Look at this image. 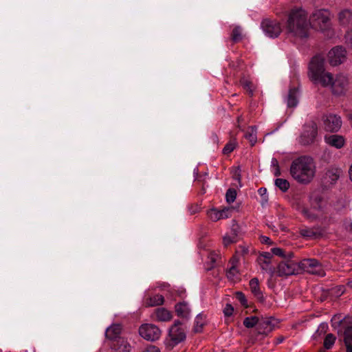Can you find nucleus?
<instances>
[{"mask_svg":"<svg viewBox=\"0 0 352 352\" xmlns=\"http://www.w3.org/2000/svg\"><path fill=\"white\" fill-rule=\"evenodd\" d=\"M286 30L294 37L300 39L308 38L310 22L306 12L301 8L292 10L288 15Z\"/></svg>","mask_w":352,"mask_h":352,"instance_id":"f257e3e1","label":"nucleus"},{"mask_svg":"<svg viewBox=\"0 0 352 352\" xmlns=\"http://www.w3.org/2000/svg\"><path fill=\"white\" fill-rule=\"evenodd\" d=\"M316 166L314 160L309 156L295 159L290 166V174L298 182L307 184L314 179Z\"/></svg>","mask_w":352,"mask_h":352,"instance_id":"f03ea898","label":"nucleus"},{"mask_svg":"<svg viewBox=\"0 0 352 352\" xmlns=\"http://www.w3.org/2000/svg\"><path fill=\"white\" fill-rule=\"evenodd\" d=\"M181 324L182 323L179 320H176L170 328L168 332L170 339L165 341L167 347L173 349L175 346L186 340L185 330L181 327Z\"/></svg>","mask_w":352,"mask_h":352,"instance_id":"7ed1b4c3","label":"nucleus"},{"mask_svg":"<svg viewBox=\"0 0 352 352\" xmlns=\"http://www.w3.org/2000/svg\"><path fill=\"white\" fill-rule=\"evenodd\" d=\"M292 257H287L280 262L277 267V273L279 276H288L300 273V262L292 260Z\"/></svg>","mask_w":352,"mask_h":352,"instance_id":"20e7f679","label":"nucleus"},{"mask_svg":"<svg viewBox=\"0 0 352 352\" xmlns=\"http://www.w3.org/2000/svg\"><path fill=\"white\" fill-rule=\"evenodd\" d=\"M318 134L317 124L311 121L304 125L303 131L301 133L299 142L303 146L310 145L314 143Z\"/></svg>","mask_w":352,"mask_h":352,"instance_id":"39448f33","label":"nucleus"},{"mask_svg":"<svg viewBox=\"0 0 352 352\" xmlns=\"http://www.w3.org/2000/svg\"><path fill=\"white\" fill-rule=\"evenodd\" d=\"M330 18L329 12L327 10H319L314 12L310 16L309 21L313 27L324 30L329 26Z\"/></svg>","mask_w":352,"mask_h":352,"instance_id":"423d86ee","label":"nucleus"},{"mask_svg":"<svg viewBox=\"0 0 352 352\" xmlns=\"http://www.w3.org/2000/svg\"><path fill=\"white\" fill-rule=\"evenodd\" d=\"M300 272L305 271L309 274L324 276V270L321 263L315 258H305L300 261Z\"/></svg>","mask_w":352,"mask_h":352,"instance_id":"0eeeda50","label":"nucleus"},{"mask_svg":"<svg viewBox=\"0 0 352 352\" xmlns=\"http://www.w3.org/2000/svg\"><path fill=\"white\" fill-rule=\"evenodd\" d=\"M139 334L144 340L154 342L160 338L162 331L156 325L146 323L139 327Z\"/></svg>","mask_w":352,"mask_h":352,"instance_id":"6e6552de","label":"nucleus"},{"mask_svg":"<svg viewBox=\"0 0 352 352\" xmlns=\"http://www.w3.org/2000/svg\"><path fill=\"white\" fill-rule=\"evenodd\" d=\"M349 85V78L346 76L342 74H338L332 81V94L337 96H344L348 90Z\"/></svg>","mask_w":352,"mask_h":352,"instance_id":"1a4fd4ad","label":"nucleus"},{"mask_svg":"<svg viewBox=\"0 0 352 352\" xmlns=\"http://www.w3.org/2000/svg\"><path fill=\"white\" fill-rule=\"evenodd\" d=\"M309 69L312 80L316 81L325 71L324 58L320 55L314 56L310 61Z\"/></svg>","mask_w":352,"mask_h":352,"instance_id":"9d476101","label":"nucleus"},{"mask_svg":"<svg viewBox=\"0 0 352 352\" xmlns=\"http://www.w3.org/2000/svg\"><path fill=\"white\" fill-rule=\"evenodd\" d=\"M322 121L324 128L327 131L335 133L338 131L342 126L341 117L336 114L323 116Z\"/></svg>","mask_w":352,"mask_h":352,"instance_id":"9b49d317","label":"nucleus"},{"mask_svg":"<svg viewBox=\"0 0 352 352\" xmlns=\"http://www.w3.org/2000/svg\"><path fill=\"white\" fill-rule=\"evenodd\" d=\"M277 323V320L274 317L261 316L257 326V334L267 336L273 331Z\"/></svg>","mask_w":352,"mask_h":352,"instance_id":"f8f14e48","label":"nucleus"},{"mask_svg":"<svg viewBox=\"0 0 352 352\" xmlns=\"http://www.w3.org/2000/svg\"><path fill=\"white\" fill-rule=\"evenodd\" d=\"M328 57L329 63L333 66H337L345 61L346 52L343 47L336 46L329 52Z\"/></svg>","mask_w":352,"mask_h":352,"instance_id":"ddd939ff","label":"nucleus"},{"mask_svg":"<svg viewBox=\"0 0 352 352\" xmlns=\"http://www.w3.org/2000/svg\"><path fill=\"white\" fill-rule=\"evenodd\" d=\"M261 27L265 34L272 38L277 37L282 31L280 24L278 21L269 19L262 21Z\"/></svg>","mask_w":352,"mask_h":352,"instance_id":"4468645a","label":"nucleus"},{"mask_svg":"<svg viewBox=\"0 0 352 352\" xmlns=\"http://www.w3.org/2000/svg\"><path fill=\"white\" fill-rule=\"evenodd\" d=\"M300 234L307 239H318L324 234V230L320 227L302 228L299 230Z\"/></svg>","mask_w":352,"mask_h":352,"instance_id":"2eb2a0df","label":"nucleus"},{"mask_svg":"<svg viewBox=\"0 0 352 352\" xmlns=\"http://www.w3.org/2000/svg\"><path fill=\"white\" fill-rule=\"evenodd\" d=\"M272 258V255L270 252H262L258 257V262L263 270L273 274L274 268L270 266Z\"/></svg>","mask_w":352,"mask_h":352,"instance_id":"dca6fc26","label":"nucleus"},{"mask_svg":"<svg viewBox=\"0 0 352 352\" xmlns=\"http://www.w3.org/2000/svg\"><path fill=\"white\" fill-rule=\"evenodd\" d=\"M122 331V326L119 324H113L108 327L105 332V336L107 339L116 341L121 338L120 335Z\"/></svg>","mask_w":352,"mask_h":352,"instance_id":"f3484780","label":"nucleus"},{"mask_svg":"<svg viewBox=\"0 0 352 352\" xmlns=\"http://www.w3.org/2000/svg\"><path fill=\"white\" fill-rule=\"evenodd\" d=\"M325 142L330 146L336 148H341L344 145L343 136L339 135H325Z\"/></svg>","mask_w":352,"mask_h":352,"instance_id":"a211bd4d","label":"nucleus"},{"mask_svg":"<svg viewBox=\"0 0 352 352\" xmlns=\"http://www.w3.org/2000/svg\"><path fill=\"white\" fill-rule=\"evenodd\" d=\"M250 287L254 296L260 301L263 302L265 298L259 287V281L257 278H253L250 280Z\"/></svg>","mask_w":352,"mask_h":352,"instance_id":"6ab92c4d","label":"nucleus"},{"mask_svg":"<svg viewBox=\"0 0 352 352\" xmlns=\"http://www.w3.org/2000/svg\"><path fill=\"white\" fill-rule=\"evenodd\" d=\"M338 17L340 25H347L352 20V12L349 9L342 10L338 13Z\"/></svg>","mask_w":352,"mask_h":352,"instance_id":"aec40b11","label":"nucleus"},{"mask_svg":"<svg viewBox=\"0 0 352 352\" xmlns=\"http://www.w3.org/2000/svg\"><path fill=\"white\" fill-rule=\"evenodd\" d=\"M113 352H130L131 346L124 338H119L117 343L113 344Z\"/></svg>","mask_w":352,"mask_h":352,"instance_id":"412c9836","label":"nucleus"},{"mask_svg":"<svg viewBox=\"0 0 352 352\" xmlns=\"http://www.w3.org/2000/svg\"><path fill=\"white\" fill-rule=\"evenodd\" d=\"M155 313L158 321L166 322L172 318L171 313L163 307L156 309Z\"/></svg>","mask_w":352,"mask_h":352,"instance_id":"4be33fe9","label":"nucleus"},{"mask_svg":"<svg viewBox=\"0 0 352 352\" xmlns=\"http://www.w3.org/2000/svg\"><path fill=\"white\" fill-rule=\"evenodd\" d=\"M342 171L339 168H330L325 173V178L331 184L335 183L342 175Z\"/></svg>","mask_w":352,"mask_h":352,"instance_id":"5701e85b","label":"nucleus"},{"mask_svg":"<svg viewBox=\"0 0 352 352\" xmlns=\"http://www.w3.org/2000/svg\"><path fill=\"white\" fill-rule=\"evenodd\" d=\"M298 89L296 87L290 88L287 96V106L289 107H294L298 104Z\"/></svg>","mask_w":352,"mask_h":352,"instance_id":"b1692460","label":"nucleus"},{"mask_svg":"<svg viewBox=\"0 0 352 352\" xmlns=\"http://www.w3.org/2000/svg\"><path fill=\"white\" fill-rule=\"evenodd\" d=\"M175 308V312L179 317L186 318L188 317L190 313V309L188 307V304L184 302L176 304Z\"/></svg>","mask_w":352,"mask_h":352,"instance_id":"393cba45","label":"nucleus"},{"mask_svg":"<svg viewBox=\"0 0 352 352\" xmlns=\"http://www.w3.org/2000/svg\"><path fill=\"white\" fill-rule=\"evenodd\" d=\"M206 316L199 314L197 316L195 321V326L193 331L195 333H201L203 331L204 327L206 325Z\"/></svg>","mask_w":352,"mask_h":352,"instance_id":"a878e982","label":"nucleus"},{"mask_svg":"<svg viewBox=\"0 0 352 352\" xmlns=\"http://www.w3.org/2000/svg\"><path fill=\"white\" fill-rule=\"evenodd\" d=\"M164 298L162 295L156 294L152 297L146 299V305L148 307H155L162 305L164 303Z\"/></svg>","mask_w":352,"mask_h":352,"instance_id":"bb28decb","label":"nucleus"},{"mask_svg":"<svg viewBox=\"0 0 352 352\" xmlns=\"http://www.w3.org/2000/svg\"><path fill=\"white\" fill-rule=\"evenodd\" d=\"M333 76L329 72H324L320 77L317 78L316 82H319L323 87L331 86Z\"/></svg>","mask_w":352,"mask_h":352,"instance_id":"cd10ccee","label":"nucleus"},{"mask_svg":"<svg viewBox=\"0 0 352 352\" xmlns=\"http://www.w3.org/2000/svg\"><path fill=\"white\" fill-rule=\"evenodd\" d=\"M227 278L232 281H236L239 280V273L235 265H231L229 270L226 272Z\"/></svg>","mask_w":352,"mask_h":352,"instance_id":"c85d7f7f","label":"nucleus"},{"mask_svg":"<svg viewBox=\"0 0 352 352\" xmlns=\"http://www.w3.org/2000/svg\"><path fill=\"white\" fill-rule=\"evenodd\" d=\"M272 255L278 256L283 259L287 258V257H293L294 253L292 252H288L286 253L283 249L279 248H274L271 250Z\"/></svg>","mask_w":352,"mask_h":352,"instance_id":"c756f323","label":"nucleus"},{"mask_svg":"<svg viewBox=\"0 0 352 352\" xmlns=\"http://www.w3.org/2000/svg\"><path fill=\"white\" fill-rule=\"evenodd\" d=\"M259 319L260 318L258 316L247 317L244 319L243 323L246 328H252L256 324L258 325Z\"/></svg>","mask_w":352,"mask_h":352,"instance_id":"7c9ffc66","label":"nucleus"},{"mask_svg":"<svg viewBox=\"0 0 352 352\" xmlns=\"http://www.w3.org/2000/svg\"><path fill=\"white\" fill-rule=\"evenodd\" d=\"M336 336L332 333H328L324 340L323 345L326 349H330L335 343Z\"/></svg>","mask_w":352,"mask_h":352,"instance_id":"2f4dec72","label":"nucleus"},{"mask_svg":"<svg viewBox=\"0 0 352 352\" xmlns=\"http://www.w3.org/2000/svg\"><path fill=\"white\" fill-rule=\"evenodd\" d=\"M275 185L283 192H286L289 188V183L287 179L278 178L275 180Z\"/></svg>","mask_w":352,"mask_h":352,"instance_id":"473e14b6","label":"nucleus"},{"mask_svg":"<svg viewBox=\"0 0 352 352\" xmlns=\"http://www.w3.org/2000/svg\"><path fill=\"white\" fill-rule=\"evenodd\" d=\"M231 39L234 43H238L242 39L241 29L240 27H235L232 32Z\"/></svg>","mask_w":352,"mask_h":352,"instance_id":"72a5a7b5","label":"nucleus"},{"mask_svg":"<svg viewBox=\"0 0 352 352\" xmlns=\"http://www.w3.org/2000/svg\"><path fill=\"white\" fill-rule=\"evenodd\" d=\"M344 341L345 344H352V327H348L344 330Z\"/></svg>","mask_w":352,"mask_h":352,"instance_id":"f704fd0d","label":"nucleus"},{"mask_svg":"<svg viewBox=\"0 0 352 352\" xmlns=\"http://www.w3.org/2000/svg\"><path fill=\"white\" fill-rule=\"evenodd\" d=\"M226 201L229 204L234 201L236 197V191L234 188H229L226 195Z\"/></svg>","mask_w":352,"mask_h":352,"instance_id":"c9c22d12","label":"nucleus"},{"mask_svg":"<svg viewBox=\"0 0 352 352\" xmlns=\"http://www.w3.org/2000/svg\"><path fill=\"white\" fill-rule=\"evenodd\" d=\"M208 215L210 217V218L214 221H218L221 219H222V213H221V210H217L216 209H212L209 212H208Z\"/></svg>","mask_w":352,"mask_h":352,"instance_id":"e433bc0d","label":"nucleus"},{"mask_svg":"<svg viewBox=\"0 0 352 352\" xmlns=\"http://www.w3.org/2000/svg\"><path fill=\"white\" fill-rule=\"evenodd\" d=\"M236 144L234 141H230L224 146V148L223 149V153L224 155L230 154L231 152H232L234 151V149L236 147Z\"/></svg>","mask_w":352,"mask_h":352,"instance_id":"4c0bfd02","label":"nucleus"},{"mask_svg":"<svg viewBox=\"0 0 352 352\" xmlns=\"http://www.w3.org/2000/svg\"><path fill=\"white\" fill-rule=\"evenodd\" d=\"M240 83L241 85H242V87H243V89H245L247 91L249 92V94L250 96H252L253 95V91L251 89L252 87V82L246 79H245L244 78H241L240 80Z\"/></svg>","mask_w":352,"mask_h":352,"instance_id":"58836bf2","label":"nucleus"},{"mask_svg":"<svg viewBox=\"0 0 352 352\" xmlns=\"http://www.w3.org/2000/svg\"><path fill=\"white\" fill-rule=\"evenodd\" d=\"M236 298L239 300V301L241 303L243 306L245 307H248L247 305V299L244 295V294L241 292H236L235 294Z\"/></svg>","mask_w":352,"mask_h":352,"instance_id":"ea45409f","label":"nucleus"},{"mask_svg":"<svg viewBox=\"0 0 352 352\" xmlns=\"http://www.w3.org/2000/svg\"><path fill=\"white\" fill-rule=\"evenodd\" d=\"M344 40L346 45L352 48V28L346 32Z\"/></svg>","mask_w":352,"mask_h":352,"instance_id":"a19ab883","label":"nucleus"},{"mask_svg":"<svg viewBox=\"0 0 352 352\" xmlns=\"http://www.w3.org/2000/svg\"><path fill=\"white\" fill-rule=\"evenodd\" d=\"M245 138L249 140L250 145L252 146L256 142V134L253 133L247 132L245 134Z\"/></svg>","mask_w":352,"mask_h":352,"instance_id":"79ce46f5","label":"nucleus"},{"mask_svg":"<svg viewBox=\"0 0 352 352\" xmlns=\"http://www.w3.org/2000/svg\"><path fill=\"white\" fill-rule=\"evenodd\" d=\"M237 241V239L235 238L234 236H226L223 239V242L225 246H228L231 243H236Z\"/></svg>","mask_w":352,"mask_h":352,"instance_id":"37998d69","label":"nucleus"},{"mask_svg":"<svg viewBox=\"0 0 352 352\" xmlns=\"http://www.w3.org/2000/svg\"><path fill=\"white\" fill-rule=\"evenodd\" d=\"M234 308L230 304H227L223 309L224 315L227 317L231 316L233 314Z\"/></svg>","mask_w":352,"mask_h":352,"instance_id":"c03bdc74","label":"nucleus"},{"mask_svg":"<svg viewBox=\"0 0 352 352\" xmlns=\"http://www.w3.org/2000/svg\"><path fill=\"white\" fill-rule=\"evenodd\" d=\"M239 229V226L237 223H233L231 228V235L234 236L237 239Z\"/></svg>","mask_w":352,"mask_h":352,"instance_id":"a18cd8bd","label":"nucleus"},{"mask_svg":"<svg viewBox=\"0 0 352 352\" xmlns=\"http://www.w3.org/2000/svg\"><path fill=\"white\" fill-rule=\"evenodd\" d=\"M142 352H160V350L156 346L148 345Z\"/></svg>","mask_w":352,"mask_h":352,"instance_id":"49530a36","label":"nucleus"},{"mask_svg":"<svg viewBox=\"0 0 352 352\" xmlns=\"http://www.w3.org/2000/svg\"><path fill=\"white\" fill-rule=\"evenodd\" d=\"M190 214H195L200 211V207L198 205H192L189 208Z\"/></svg>","mask_w":352,"mask_h":352,"instance_id":"de8ad7c7","label":"nucleus"},{"mask_svg":"<svg viewBox=\"0 0 352 352\" xmlns=\"http://www.w3.org/2000/svg\"><path fill=\"white\" fill-rule=\"evenodd\" d=\"M260 241H261V243H263V244L272 245L273 243L272 240L269 237L265 236H261L260 237Z\"/></svg>","mask_w":352,"mask_h":352,"instance_id":"09e8293b","label":"nucleus"},{"mask_svg":"<svg viewBox=\"0 0 352 352\" xmlns=\"http://www.w3.org/2000/svg\"><path fill=\"white\" fill-rule=\"evenodd\" d=\"M344 228L346 231L352 233V222L349 221H346L344 222Z\"/></svg>","mask_w":352,"mask_h":352,"instance_id":"8fccbe9b","label":"nucleus"},{"mask_svg":"<svg viewBox=\"0 0 352 352\" xmlns=\"http://www.w3.org/2000/svg\"><path fill=\"white\" fill-rule=\"evenodd\" d=\"M232 210L230 208H225L221 210V213H222V219L228 218L229 217L228 213Z\"/></svg>","mask_w":352,"mask_h":352,"instance_id":"3c124183","label":"nucleus"},{"mask_svg":"<svg viewBox=\"0 0 352 352\" xmlns=\"http://www.w3.org/2000/svg\"><path fill=\"white\" fill-rule=\"evenodd\" d=\"M233 178H234V179H236L238 181L241 180L240 170L239 168L235 170L234 175H233Z\"/></svg>","mask_w":352,"mask_h":352,"instance_id":"603ef678","label":"nucleus"},{"mask_svg":"<svg viewBox=\"0 0 352 352\" xmlns=\"http://www.w3.org/2000/svg\"><path fill=\"white\" fill-rule=\"evenodd\" d=\"M258 192L261 196H264L266 195L267 189L265 188H261L258 189Z\"/></svg>","mask_w":352,"mask_h":352,"instance_id":"864d4df0","label":"nucleus"},{"mask_svg":"<svg viewBox=\"0 0 352 352\" xmlns=\"http://www.w3.org/2000/svg\"><path fill=\"white\" fill-rule=\"evenodd\" d=\"M272 165L276 168L279 167L278 162L276 158H272Z\"/></svg>","mask_w":352,"mask_h":352,"instance_id":"5fc2aeb1","label":"nucleus"},{"mask_svg":"<svg viewBox=\"0 0 352 352\" xmlns=\"http://www.w3.org/2000/svg\"><path fill=\"white\" fill-rule=\"evenodd\" d=\"M237 262L238 261L234 256L232 257L230 261V263H231L232 265H235L236 266Z\"/></svg>","mask_w":352,"mask_h":352,"instance_id":"6e6d98bb","label":"nucleus"},{"mask_svg":"<svg viewBox=\"0 0 352 352\" xmlns=\"http://www.w3.org/2000/svg\"><path fill=\"white\" fill-rule=\"evenodd\" d=\"M346 117L352 122V111H350L346 113Z\"/></svg>","mask_w":352,"mask_h":352,"instance_id":"4d7b16f0","label":"nucleus"},{"mask_svg":"<svg viewBox=\"0 0 352 352\" xmlns=\"http://www.w3.org/2000/svg\"><path fill=\"white\" fill-rule=\"evenodd\" d=\"M346 352H352V344H345Z\"/></svg>","mask_w":352,"mask_h":352,"instance_id":"13d9d810","label":"nucleus"},{"mask_svg":"<svg viewBox=\"0 0 352 352\" xmlns=\"http://www.w3.org/2000/svg\"><path fill=\"white\" fill-rule=\"evenodd\" d=\"M280 175V171L279 167L276 168V170L274 173L275 176H279Z\"/></svg>","mask_w":352,"mask_h":352,"instance_id":"bf43d9fd","label":"nucleus"},{"mask_svg":"<svg viewBox=\"0 0 352 352\" xmlns=\"http://www.w3.org/2000/svg\"><path fill=\"white\" fill-rule=\"evenodd\" d=\"M348 286H349V287L352 288V280H350V281H349V283H348Z\"/></svg>","mask_w":352,"mask_h":352,"instance_id":"052dcab7","label":"nucleus"},{"mask_svg":"<svg viewBox=\"0 0 352 352\" xmlns=\"http://www.w3.org/2000/svg\"><path fill=\"white\" fill-rule=\"evenodd\" d=\"M283 340V338H278V342H281Z\"/></svg>","mask_w":352,"mask_h":352,"instance_id":"680f3d73","label":"nucleus"},{"mask_svg":"<svg viewBox=\"0 0 352 352\" xmlns=\"http://www.w3.org/2000/svg\"><path fill=\"white\" fill-rule=\"evenodd\" d=\"M263 199H264L265 201H267V197H264V198H263Z\"/></svg>","mask_w":352,"mask_h":352,"instance_id":"e2e57ef3","label":"nucleus"},{"mask_svg":"<svg viewBox=\"0 0 352 352\" xmlns=\"http://www.w3.org/2000/svg\"><path fill=\"white\" fill-rule=\"evenodd\" d=\"M257 311H258L257 309L254 310V312H255V313L257 312Z\"/></svg>","mask_w":352,"mask_h":352,"instance_id":"0e129e2a","label":"nucleus"}]
</instances>
